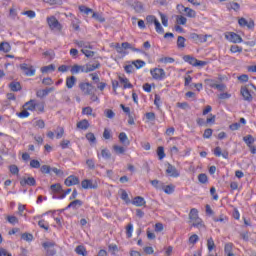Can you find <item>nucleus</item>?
Masks as SVG:
<instances>
[{
  "instance_id": "1",
  "label": "nucleus",
  "mask_w": 256,
  "mask_h": 256,
  "mask_svg": "<svg viewBox=\"0 0 256 256\" xmlns=\"http://www.w3.org/2000/svg\"><path fill=\"white\" fill-rule=\"evenodd\" d=\"M46 22L51 31H57L58 33L63 31V25L59 23V20L55 16H48Z\"/></svg>"
},
{
  "instance_id": "2",
  "label": "nucleus",
  "mask_w": 256,
  "mask_h": 256,
  "mask_svg": "<svg viewBox=\"0 0 256 256\" xmlns=\"http://www.w3.org/2000/svg\"><path fill=\"white\" fill-rule=\"evenodd\" d=\"M150 73L156 81H163L166 77L165 70L162 68H154L150 70Z\"/></svg>"
},
{
  "instance_id": "3",
  "label": "nucleus",
  "mask_w": 256,
  "mask_h": 256,
  "mask_svg": "<svg viewBox=\"0 0 256 256\" xmlns=\"http://www.w3.org/2000/svg\"><path fill=\"white\" fill-rule=\"evenodd\" d=\"M82 189H97L99 184L97 180L93 179H85L81 182Z\"/></svg>"
},
{
  "instance_id": "4",
  "label": "nucleus",
  "mask_w": 256,
  "mask_h": 256,
  "mask_svg": "<svg viewBox=\"0 0 256 256\" xmlns=\"http://www.w3.org/2000/svg\"><path fill=\"white\" fill-rule=\"evenodd\" d=\"M42 247L46 251V256H53L57 253L55 250V242H44L42 243Z\"/></svg>"
},
{
  "instance_id": "5",
  "label": "nucleus",
  "mask_w": 256,
  "mask_h": 256,
  "mask_svg": "<svg viewBox=\"0 0 256 256\" xmlns=\"http://www.w3.org/2000/svg\"><path fill=\"white\" fill-rule=\"evenodd\" d=\"M20 69L26 77H33L35 75V68L31 65L23 63L20 65Z\"/></svg>"
},
{
  "instance_id": "6",
  "label": "nucleus",
  "mask_w": 256,
  "mask_h": 256,
  "mask_svg": "<svg viewBox=\"0 0 256 256\" xmlns=\"http://www.w3.org/2000/svg\"><path fill=\"white\" fill-rule=\"evenodd\" d=\"M79 88L82 91L83 95H91V92L95 89L93 85L89 82H82L79 84Z\"/></svg>"
},
{
  "instance_id": "7",
  "label": "nucleus",
  "mask_w": 256,
  "mask_h": 256,
  "mask_svg": "<svg viewBox=\"0 0 256 256\" xmlns=\"http://www.w3.org/2000/svg\"><path fill=\"white\" fill-rule=\"evenodd\" d=\"M207 37H209V35H199L197 33L190 34V39L195 43H207Z\"/></svg>"
},
{
  "instance_id": "8",
  "label": "nucleus",
  "mask_w": 256,
  "mask_h": 256,
  "mask_svg": "<svg viewBox=\"0 0 256 256\" xmlns=\"http://www.w3.org/2000/svg\"><path fill=\"white\" fill-rule=\"evenodd\" d=\"M70 72L72 75H77L78 73H87L85 65L75 64L71 67Z\"/></svg>"
},
{
  "instance_id": "9",
  "label": "nucleus",
  "mask_w": 256,
  "mask_h": 256,
  "mask_svg": "<svg viewBox=\"0 0 256 256\" xmlns=\"http://www.w3.org/2000/svg\"><path fill=\"white\" fill-rule=\"evenodd\" d=\"M166 173L169 175V177H179V171L171 164L167 165Z\"/></svg>"
},
{
  "instance_id": "10",
  "label": "nucleus",
  "mask_w": 256,
  "mask_h": 256,
  "mask_svg": "<svg viewBox=\"0 0 256 256\" xmlns=\"http://www.w3.org/2000/svg\"><path fill=\"white\" fill-rule=\"evenodd\" d=\"M65 186L66 187H71L73 185H79V178L74 176V175H71L69 176L66 180H65Z\"/></svg>"
},
{
  "instance_id": "11",
  "label": "nucleus",
  "mask_w": 256,
  "mask_h": 256,
  "mask_svg": "<svg viewBox=\"0 0 256 256\" xmlns=\"http://www.w3.org/2000/svg\"><path fill=\"white\" fill-rule=\"evenodd\" d=\"M226 37L231 43H241L243 41V38H241V36L235 32H231L229 36Z\"/></svg>"
},
{
  "instance_id": "12",
  "label": "nucleus",
  "mask_w": 256,
  "mask_h": 256,
  "mask_svg": "<svg viewBox=\"0 0 256 256\" xmlns=\"http://www.w3.org/2000/svg\"><path fill=\"white\" fill-rule=\"evenodd\" d=\"M80 207H83V201L76 199L68 204L66 209H73L74 211H77Z\"/></svg>"
},
{
  "instance_id": "13",
  "label": "nucleus",
  "mask_w": 256,
  "mask_h": 256,
  "mask_svg": "<svg viewBox=\"0 0 256 256\" xmlns=\"http://www.w3.org/2000/svg\"><path fill=\"white\" fill-rule=\"evenodd\" d=\"M20 184L22 187H25V185H29L30 187H35L37 185V181L33 177L23 178V180L20 181Z\"/></svg>"
},
{
  "instance_id": "14",
  "label": "nucleus",
  "mask_w": 256,
  "mask_h": 256,
  "mask_svg": "<svg viewBox=\"0 0 256 256\" xmlns=\"http://www.w3.org/2000/svg\"><path fill=\"white\" fill-rule=\"evenodd\" d=\"M241 95L244 98V101H248V102L253 101V96L251 95V92H249V88L242 87L241 88Z\"/></svg>"
},
{
  "instance_id": "15",
  "label": "nucleus",
  "mask_w": 256,
  "mask_h": 256,
  "mask_svg": "<svg viewBox=\"0 0 256 256\" xmlns=\"http://www.w3.org/2000/svg\"><path fill=\"white\" fill-rule=\"evenodd\" d=\"M214 155L215 157H223L224 159H229V151L227 150H223L221 152V147L217 146L215 149H214Z\"/></svg>"
},
{
  "instance_id": "16",
  "label": "nucleus",
  "mask_w": 256,
  "mask_h": 256,
  "mask_svg": "<svg viewBox=\"0 0 256 256\" xmlns=\"http://www.w3.org/2000/svg\"><path fill=\"white\" fill-rule=\"evenodd\" d=\"M192 223V227H196V229H205V224L201 218H195L194 220H190Z\"/></svg>"
},
{
  "instance_id": "17",
  "label": "nucleus",
  "mask_w": 256,
  "mask_h": 256,
  "mask_svg": "<svg viewBox=\"0 0 256 256\" xmlns=\"http://www.w3.org/2000/svg\"><path fill=\"white\" fill-rule=\"evenodd\" d=\"M52 91H55L54 87L38 90L36 95L37 97H40L42 99L43 97H47V95H49V93H52Z\"/></svg>"
},
{
  "instance_id": "18",
  "label": "nucleus",
  "mask_w": 256,
  "mask_h": 256,
  "mask_svg": "<svg viewBox=\"0 0 256 256\" xmlns=\"http://www.w3.org/2000/svg\"><path fill=\"white\" fill-rule=\"evenodd\" d=\"M120 83L123 85V89H133V84L129 83V79L123 76L118 77Z\"/></svg>"
},
{
  "instance_id": "19",
  "label": "nucleus",
  "mask_w": 256,
  "mask_h": 256,
  "mask_svg": "<svg viewBox=\"0 0 256 256\" xmlns=\"http://www.w3.org/2000/svg\"><path fill=\"white\" fill-rule=\"evenodd\" d=\"M181 8L183 9L184 13H186L187 17H190L191 19H195L197 17V12H195V10L185 6H181Z\"/></svg>"
},
{
  "instance_id": "20",
  "label": "nucleus",
  "mask_w": 256,
  "mask_h": 256,
  "mask_svg": "<svg viewBox=\"0 0 256 256\" xmlns=\"http://www.w3.org/2000/svg\"><path fill=\"white\" fill-rule=\"evenodd\" d=\"M76 127L78 129H82V131H87V129H89L90 124H89V120L87 119H83L80 122L77 123Z\"/></svg>"
},
{
  "instance_id": "21",
  "label": "nucleus",
  "mask_w": 256,
  "mask_h": 256,
  "mask_svg": "<svg viewBox=\"0 0 256 256\" xmlns=\"http://www.w3.org/2000/svg\"><path fill=\"white\" fill-rule=\"evenodd\" d=\"M77 83V78L75 76H70L66 78V87L67 89H73Z\"/></svg>"
},
{
  "instance_id": "22",
  "label": "nucleus",
  "mask_w": 256,
  "mask_h": 256,
  "mask_svg": "<svg viewBox=\"0 0 256 256\" xmlns=\"http://www.w3.org/2000/svg\"><path fill=\"white\" fill-rule=\"evenodd\" d=\"M36 103L37 100H30L23 105V109H26L27 111H35Z\"/></svg>"
},
{
  "instance_id": "23",
  "label": "nucleus",
  "mask_w": 256,
  "mask_h": 256,
  "mask_svg": "<svg viewBox=\"0 0 256 256\" xmlns=\"http://www.w3.org/2000/svg\"><path fill=\"white\" fill-rule=\"evenodd\" d=\"M238 23L240 25V27H248V29H251L253 27H255V23L254 22H247V20L245 18H240L238 20Z\"/></svg>"
},
{
  "instance_id": "24",
  "label": "nucleus",
  "mask_w": 256,
  "mask_h": 256,
  "mask_svg": "<svg viewBox=\"0 0 256 256\" xmlns=\"http://www.w3.org/2000/svg\"><path fill=\"white\" fill-rule=\"evenodd\" d=\"M210 84V87H212V89H217L218 91H223L225 89V84H216L214 80L208 79L207 80Z\"/></svg>"
},
{
  "instance_id": "25",
  "label": "nucleus",
  "mask_w": 256,
  "mask_h": 256,
  "mask_svg": "<svg viewBox=\"0 0 256 256\" xmlns=\"http://www.w3.org/2000/svg\"><path fill=\"white\" fill-rule=\"evenodd\" d=\"M145 198L141 196H137L133 199L132 204L135 205L136 207H143L145 205Z\"/></svg>"
},
{
  "instance_id": "26",
  "label": "nucleus",
  "mask_w": 256,
  "mask_h": 256,
  "mask_svg": "<svg viewBox=\"0 0 256 256\" xmlns=\"http://www.w3.org/2000/svg\"><path fill=\"white\" fill-rule=\"evenodd\" d=\"M133 9L136 11V13H143L144 8H143V3L139 1H134L132 4Z\"/></svg>"
},
{
  "instance_id": "27",
  "label": "nucleus",
  "mask_w": 256,
  "mask_h": 256,
  "mask_svg": "<svg viewBox=\"0 0 256 256\" xmlns=\"http://www.w3.org/2000/svg\"><path fill=\"white\" fill-rule=\"evenodd\" d=\"M183 61H185V63H189V65H192L193 67H195V63H197V59L191 55H185L183 57Z\"/></svg>"
},
{
  "instance_id": "28",
  "label": "nucleus",
  "mask_w": 256,
  "mask_h": 256,
  "mask_svg": "<svg viewBox=\"0 0 256 256\" xmlns=\"http://www.w3.org/2000/svg\"><path fill=\"white\" fill-rule=\"evenodd\" d=\"M9 89L13 92L21 91V83L13 81L9 84Z\"/></svg>"
},
{
  "instance_id": "29",
  "label": "nucleus",
  "mask_w": 256,
  "mask_h": 256,
  "mask_svg": "<svg viewBox=\"0 0 256 256\" xmlns=\"http://www.w3.org/2000/svg\"><path fill=\"white\" fill-rule=\"evenodd\" d=\"M118 139L123 145H129L130 143L129 138L127 137V134L125 132H121L118 136Z\"/></svg>"
},
{
  "instance_id": "30",
  "label": "nucleus",
  "mask_w": 256,
  "mask_h": 256,
  "mask_svg": "<svg viewBox=\"0 0 256 256\" xmlns=\"http://www.w3.org/2000/svg\"><path fill=\"white\" fill-rule=\"evenodd\" d=\"M3 53H9V51H11V44H9L8 42H1L0 43V52Z\"/></svg>"
},
{
  "instance_id": "31",
  "label": "nucleus",
  "mask_w": 256,
  "mask_h": 256,
  "mask_svg": "<svg viewBox=\"0 0 256 256\" xmlns=\"http://www.w3.org/2000/svg\"><path fill=\"white\" fill-rule=\"evenodd\" d=\"M86 73H91V71H95V69H99L101 67V64L97 62L96 64H86Z\"/></svg>"
},
{
  "instance_id": "32",
  "label": "nucleus",
  "mask_w": 256,
  "mask_h": 256,
  "mask_svg": "<svg viewBox=\"0 0 256 256\" xmlns=\"http://www.w3.org/2000/svg\"><path fill=\"white\" fill-rule=\"evenodd\" d=\"M198 218H199V210H197L196 208H192L189 213L190 221H193L194 219H198Z\"/></svg>"
},
{
  "instance_id": "33",
  "label": "nucleus",
  "mask_w": 256,
  "mask_h": 256,
  "mask_svg": "<svg viewBox=\"0 0 256 256\" xmlns=\"http://www.w3.org/2000/svg\"><path fill=\"white\" fill-rule=\"evenodd\" d=\"M243 141L246 143L247 147H251L255 143V138L251 135H247L243 137Z\"/></svg>"
},
{
  "instance_id": "34",
  "label": "nucleus",
  "mask_w": 256,
  "mask_h": 256,
  "mask_svg": "<svg viewBox=\"0 0 256 256\" xmlns=\"http://www.w3.org/2000/svg\"><path fill=\"white\" fill-rule=\"evenodd\" d=\"M34 111H37V113H43V111H45V103L36 101Z\"/></svg>"
},
{
  "instance_id": "35",
  "label": "nucleus",
  "mask_w": 256,
  "mask_h": 256,
  "mask_svg": "<svg viewBox=\"0 0 256 256\" xmlns=\"http://www.w3.org/2000/svg\"><path fill=\"white\" fill-rule=\"evenodd\" d=\"M51 191L53 193H63V188L61 187V184H53L50 186Z\"/></svg>"
},
{
  "instance_id": "36",
  "label": "nucleus",
  "mask_w": 256,
  "mask_h": 256,
  "mask_svg": "<svg viewBox=\"0 0 256 256\" xmlns=\"http://www.w3.org/2000/svg\"><path fill=\"white\" fill-rule=\"evenodd\" d=\"M75 251L77 255L87 256V249H85L82 245L77 246Z\"/></svg>"
},
{
  "instance_id": "37",
  "label": "nucleus",
  "mask_w": 256,
  "mask_h": 256,
  "mask_svg": "<svg viewBox=\"0 0 256 256\" xmlns=\"http://www.w3.org/2000/svg\"><path fill=\"white\" fill-rule=\"evenodd\" d=\"M227 9H233V11H239L241 9V5L237 2H230L227 4Z\"/></svg>"
},
{
  "instance_id": "38",
  "label": "nucleus",
  "mask_w": 256,
  "mask_h": 256,
  "mask_svg": "<svg viewBox=\"0 0 256 256\" xmlns=\"http://www.w3.org/2000/svg\"><path fill=\"white\" fill-rule=\"evenodd\" d=\"M79 11H80V13H84V15H89V13H93V9L88 8L85 5L79 6Z\"/></svg>"
},
{
  "instance_id": "39",
  "label": "nucleus",
  "mask_w": 256,
  "mask_h": 256,
  "mask_svg": "<svg viewBox=\"0 0 256 256\" xmlns=\"http://www.w3.org/2000/svg\"><path fill=\"white\" fill-rule=\"evenodd\" d=\"M126 235L128 237V239H131L133 237V224L129 223L126 226Z\"/></svg>"
},
{
  "instance_id": "40",
  "label": "nucleus",
  "mask_w": 256,
  "mask_h": 256,
  "mask_svg": "<svg viewBox=\"0 0 256 256\" xmlns=\"http://www.w3.org/2000/svg\"><path fill=\"white\" fill-rule=\"evenodd\" d=\"M157 155L158 159L161 161L162 159H165V148L163 146H159L157 149Z\"/></svg>"
},
{
  "instance_id": "41",
  "label": "nucleus",
  "mask_w": 256,
  "mask_h": 256,
  "mask_svg": "<svg viewBox=\"0 0 256 256\" xmlns=\"http://www.w3.org/2000/svg\"><path fill=\"white\" fill-rule=\"evenodd\" d=\"M213 221H215V223H227L228 218L225 215H220L219 217H214Z\"/></svg>"
},
{
  "instance_id": "42",
  "label": "nucleus",
  "mask_w": 256,
  "mask_h": 256,
  "mask_svg": "<svg viewBox=\"0 0 256 256\" xmlns=\"http://www.w3.org/2000/svg\"><path fill=\"white\" fill-rule=\"evenodd\" d=\"M207 247H208L209 253H211V251H213V249H215V241L213 240L212 237L208 238Z\"/></svg>"
},
{
  "instance_id": "43",
  "label": "nucleus",
  "mask_w": 256,
  "mask_h": 256,
  "mask_svg": "<svg viewBox=\"0 0 256 256\" xmlns=\"http://www.w3.org/2000/svg\"><path fill=\"white\" fill-rule=\"evenodd\" d=\"M177 47H178L179 49L185 48V37H183V36H178V39H177Z\"/></svg>"
},
{
  "instance_id": "44",
  "label": "nucleus",
  "mask_w": 256,
  "mask_h": 256,
  "mask_svg": "<svg viewBox=\"0 0 256 256\" xmlns=\"http://www.w3.org/2000/svg\"><path fill=\"white\" fill-rule=\"evenodd\" d=\"M113 149H114L116 155H123V153H125V148L123 146L114 145Z\"/></svg>"
},
{
  "instance_id": "45",
  "label": "nucleus",
  "mask_w": 256,
  "mask_h": 256,
  "mask_svg": "<svg viewBox=\"0 0 256 256\" xmlns=\"http://www.w3.org/2000/svg\"><path fill=\"white\" fill-rule=\"evenodd\" d=\"M49 71H55V65L50 64L41 68V73H49Z\"/></svg>"
},
{
  "instance_id": "46",
  "label": "nucleus",
  "mask_w": 256,
  "mask_h": 256,
  "mask_svg": "<svg viewBox=\"0 0 256 256\" xmlns=\"http://www.w3.org/2000/svg\"><path fill=\"white\" fill-rule=\"evenodd\" d=\"M81 53H83V55H85V57H95V52L88 50L87 48H83L81 49Z\"/></svg>"
},
{
  "instance_id": "47",
  "label": "nucleus",
  "mask_w": 256,
  "mask_h": 256,
  "mask_svg": "<svg viewBox=\"0 0 256 256\" xmlns=\"http://www.w3.org/2000/svg\"><path fill=\"white\" fill-rule=\"evenodd\" d=\"M159 63H175V59L171 57H162L158 60Z\"/></svg>"
},
{
  "instance_id": "48",
  "label": "nucleus",
  "mask_w": 256,
  "mask_h": 256,
  "mask_svg": "<svg viewBox=\"0 0 256 256\" xmlns=\"http://www.w3.org/2000/svg\"><path fill=\"white\" fill-rule=\"evenodd\" d=\"M38 226L41 228V229H44L45 231H49V223H47V221L45 220H40L38 222Z\"/></svg>"
},
{
  "instance_id": "49",
  "label": "nucleus",
  "mask_w": 256,
  "mask_h": 256,
  "mask_svg": "<svg viewBox=\"0 0 256 256\" xmlns=\"http://www.w3.org/2000/svg\"><path fill=\"white\" fill-rule=\"evenodd\" d=\"M65 135V129L63 127H58L56 129V139H61Z\"/></svg>"
},
{
  "instance_id": "50",
  "label": "nucleus",
  "mask_w": 256,
  "mask_h": 256,
  "mask_svg": "<svg viewBox=\"0 0 256 256\" xmlns=\"http://www.w3.org/2000/svg\"><path fill=\"white\" fill-rule=\"evenodd\" d=\"M51 166L49 165H42L40 168L41 173H44V175H49L51 173Z\"/></svg>"
},
{
  "instance_id": "51",
  "label": "nucleus",
  "mask_w": 256,
  "mask_h": 256,
  "mask_svg": "<svg viewBox=\"0 0 256 256\" xmlns=\"http://www.w3.org/2000/svg\"><path fill=\"white\" fill-rule=\"evenodd\" d=\"M154 25H155L156 32H158L160 34L165 33V29H163V26H161V22H159V20L156 21V23Z\"/></svg>"
},
{
  "instance_id": "52",
  "label": "nucleus",
  "mask_w": 256,
  "mask_h": 256,
  "mask_svg": "<svg viewBox=\"0 0 256 256\" xmlns=\"http://www.w3.org/2000/svg\"><path fill=\"white\" fill-rule=\"evenodd\" d=\"M224 251H225L227 256L229 254H232L233 252H231V251H233V244L232 243L225 244Z\"/></svg>"
},
{
  "instance_id": "53",
  "label": "nucleus",
  "mask_w": 256,
  "mask_h": 256,
  "mask_svg": "<svg viewBox=\"0 0 256 256\" xmlns=\"http://www.w3.org/2000/svg\"><path fill=\"white\" fill-rule=\"evenodd\" d=\"M151 185L155 187V189H161L163 187V182L159 180L150 181Z\"/></svg>"
},
{
  "instance_id": "54",
  "label": "nucleus",
  "mask_w": 256,
  "mask_h": 256,
  "mask_svg": "<svg viewBox=\"0 0 256 256\" xmlns=\"http://www.w3.org/2000/svg\"><path fill=\"white\" fill-rule=\"evenodd\" d=\"M230 51L231 53H242L243 52V48L237 45H232L230 47Z\"/></svg>"
},
{
  "instance_id": "55",
  "label": "nucleus",
  "mask_w": 256,
  "mask_h": 256,
  "mask_svg": "<svg viewBox=\"0 0 256 256\" xmlns=\"http://www.w3.org/2000/svg\"><path fill=\"white\" fill-rule=\"evenodd\" d=\"M175 191V186L173 185H167L165 186L164 188V192L167 194V195H171L172 193H174Z\"/></svg>"
},
{
  "instance_id": "56",
  "label": "nucleus",
  "mask_w": 256,
  "mask_h": 256,
  "mask_svg": "<svg viewBox=\"0 0 256 256\" xmlns=\"http://www.w3.org/2000/svg\"><path fill=\"white\" fill-rule=\"evenodd\" d=\"M104 114L105 116L108 118V119H114L115 118V112H113V110L111 109H106L104 111Z\"/></svg>"
},
{
  "instance_id": "57",
  "label": "nucleus",
  "mask_w": 256,
  "mask_h": 256,
  "mask_svg": "<svg viewBox=\"0 0 256 256\" xmlns=\"http://www.w3.org/2000/svg\"><path fill=\"white\" fill-rule=\"evenodd\" d=\"M30 167L32 169H39L41 167V163L39 162V160H31Z\"/></svg>"
},
{
  "instance_id": "58",
  "label": "nucleus",
  "mask_w": 256,
  "mask_h": 256,
  "mask_svg": "<svg viewBox=\"0 0 256 256\" xmlns=\"http://www.w3.org/2000/svg\"><path fill=\"white\" fill-rule=\"evenodd\" d=\"M101 156L103 159H111V152L108 149H102Z\"/></svg>"
},
{
  "instance_id": "59",
  "label": "nucleus",
  "mask_w": 256,
  "mask_h": 256,
  "mask_svg": "<svg viewBox=\"0 0 256 256\" xmlns=\"http://www.w3.org/2000/svg\"><path fill=\"white\" fill-rule=\"evenodd\" d=\"M178 25H186L187 24V18L185 16H177L176 19Z\"/></svg>"
},
{
  "instance_id": "60",
  "label": "nucleus",
  "mask_w": 256,
  "mask_h": 256,
  "mask_svg": "<svg viewBox=\"0 0 256 256\" xmlns=\"http://www.w3.org/2000/svg\"><path fill=\"white\" fill-rule=\"evenodd\" d=\"M18 117H20V119H25L27 117H29L30 113L29 111H27V109L22 110L21 112L17 113Z\"/></svg>"
},
{
  "instance_id": "61",
  "label": "nucleus",
  "mask_w": 256,
  "mask_h": 256,
  "mask_svg": "<svg viewBox=\"0 0 256 256\" xmlns=\"http://www.w3.org/2000/svg\"><path fill=\"white\" fill-rule=\"evenodd\" d=\"M133 65L136 67V69H141V67H145V61L136 60L133 62Z\"/></svg>"
},
{
  "instance_id": "62",
  "label": "nucleus",
  "mask_w": 256,
  "mask_h": 256,
  "mask_svg": "<svg viewBox=\"0 0 256 256\" xmlns=\"http://www.w3.org/2000/svg\"><path fill=\"white\" fill-rule=\"evenodd\" d=\"M197 241H199V236L197 234H194L189 237V243L191 245H195V243H197Z\"/></svg>"
},
{
  "instance_id": "63",
  "label": "nucleus",
  "mask_w": 256,
  "mask_h": 256,
  "mask_svg": "<svg viewBox=\"0 0 256 256\" xmlns=\"http://www.w3.org/2000/svg\"><path fill=\"white\" fill-rule=\"evenodd\" d=\"M86 139L90 142V143H95V141H97V138H95V134L93 133H88L86 134Z\"/></svg>"
},
{
  "instance_id": "64",
  "label": "nucleus",
  "mask_w": 256,
  "mask_h": 256,
  "mask_svg": "<svg viewBox=\"0 0 256 256\" xmlns=\"http://www.w3.org/2000/svg\"><path fill=\"white\" fill-rule=\"evenodd\" d=\"M198 181L203 184L207 183V181H208L207 174L198 175Z\"/></svg>"
}]
</instances>
